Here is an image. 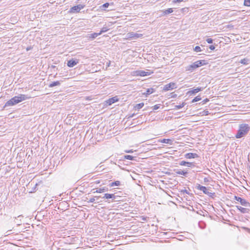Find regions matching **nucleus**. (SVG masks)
Returning <instances> with one entry per match:
<instances>
[{"label": "nucleus", "instance_id": "obj_1", "mask_svg": "<svg viewBox=\"0 0 250 250\" xmlns=\"http://www.w3.org/2000/svg\"><path fill=\"white\" fill-rule=\"evenodd\" d=\"M29 98V97L26 95L20 94L8 101L5 104V106H13Z\"/></svg>", "mask_w": 250, "mask_h": 250}, {"label": "nucleus", "instance_id": "obj_2", "mask_svg": "<svg viewBox=\"0 0 250 250\" xmlns=\"http://www.w3.org/2000/svg\"><path fill=\"white\" fill-rule=\"evenodd\" d=\"M250 130V127L247 124H241L239 129L235 135L236 138H241L246 135Z\"/></svg>", "mask_w": 250, "mask_h": 250}, {"label": "nucleus", "instance_id": "obj_3", "mask_svg": "<svg viewBox=\"0 0 250 250\" xmlns=\"http://www.w3.org/2000/svg\"><path fill=\"white\" fill-rule=\"evenodd\" d=\"M143 36V34L135 33L133 32H129L125 34V39L127 40H136Z\"/></svg>", "mask_w": 250, "mask_h": 250}, {"label": "nucleus", "instance_id": "obj_4", "mask_svg": "<svg viewBox=\"0 0 250 250\" xmlns=\"http://www.w3.org/2000/svg\"><path fill=\"white\" fill-rule=\"evenodd\" d=\"M176 83H170L164 85L163 87V91H167L170 90H172L176 88Z\"/></svg>", "mask_w": 250, "mask_h": 250}, {"label": "nucleus", "instance_id": "obj_5", "mask_svg": "<svg viewBox=\"0 0 250 250\" xmlns=\"http://www.w3.org/2000/svg\"><path fill=\"white\" fill-rule=\"evenodd\" d=\"M234 199L239 202L241 204L242 206H245V207H249L250 206V203L248 202L245 199H242L241 197L235 196Z\"/></svg>", "mask_w": 250, "mask_h": 250}, {"label": "nucleus", "instance_id": "obj_6", "mask_svg": "<svg viewBox=\"0 0 250 250\" xmlns=\"http://www.w3.org/2000/svg\"><path fill=\"white\" fill-rule=\"evenodd\" d=\"M84 7V5H83L81 4H79L76 6H73L70 9V12L72 13H78L80 12V11L83 9Z\"/></svg>", "mask_w": 250, "mask_h": 250}, {"label": "nucleus", "instance_id": "obj_7", "mask_svg": "<svg viewBox=\"0 0 250 250\" xmlns=\"http://www.w3.org/2000/svg\"><path fill=\"white\" fill-rule=\"evenodd\" d=\"M79 63L78 60L71 59L68 61L67 65L69 67H72Z\"/></svg>", "mask_w": 250, "mask_h": 250}, {"label": "nucleus", "instance_id": "obj_8", "mask_svg": "<svg viewBox=\"0 0 250 250\" xmlns=\"http://www.w3.org/2000/svg\"><path fill=\"white\" fill-rule=\"evenodd\" d=\"M198 189L202 191L205 194L209 195L210 194H212L211 192H209L207 188L206 187L204 186H202L201 185H199L198 186Z\"/></svg>", "mask_w": 250, "mask_h": 250}, {"label": "nucleus", "instance_id": "obj_9", "mask_svg": "<svg viewBox=\"0 0 250 250\" xmlns=\"http://www.w3.org/2000/svg\"><path fill=\"white\" fill-rule=\"evenodd\" d=\"M193 63L197 68L202 65L206 64L207 63L206 62V61L205 60H200L194 62Z\"/></svg>", "mask_w": 250, "mask_h": 250}, {"label": "nucleus", "instance_id": "obj_10", "mask_svg": "<svg viewBox=\"0 0 250 250\" xmlns=\"http://www.w3.org/2000/svg\"><path fill=\"white\" fill-rule=\"evenodd\" d=\"M203 89L201 87H197L195 89H193L188 91V94L191 95L192 94H195L199 91H202Z\"/></svg>", "mask_w": 250, "mask_h": 250}, {"label": "nucleus", "instance_id": "obj_11", "mask_svg": "<svg viewBox=\"0 0 250 250\" xmlns=\"http://www.w3.org/2000/svg\"><path fill=\"white\" fill-rule=\"evenodd\" d=\"M185 157L187 159L196 158L198 155L196 153H188L185 154Z\"/></svg>", "mask_w": 250, "mask_h": 250}, {"label": "nucleus", "instance_id": "obj_12", "mask_svg": "<svg viewBox=\"0 0 250 250\" xmlns=\"http://www.w3.org/2000/svg\"><path fill=\"white\" fill-rule=\"evenodd\" d=\"M103 198L105 199H112L113 200H115L116 199V196L114 194H109V193H105L104 194Z\"/></svg>", "mask_w": 250, "mask_h": 250}, {"label": "nucleus", "instance_id": "obj_13", "mask_svg": "<svg viewBox=\"0 0 250 250\" xmlns=\"http://www.w3.org/2000/svg\"><path fill=\"white\" fill-rule=\"evenodd\" d=\"M108 191V188L106 187H103L101 188H96V190L95 191H94V193L97 192V193H103L105 191Z\"/></svg>", "mask_w": 250, "mask_h": 250}, {"label": "nucleus", "instance_id": "obj_14", "mask_svg": "<svg viewBox=\"0 0 250 250\" xmlns=\"http://www.w3.org/2000/svg\"><path fill=\"white\" fill-rule=\"evenodd\" d=\"M236 208H237V209L240 210L241 212H242L243 213H248V212L249 211V209L243 208V207H242L241 206H236Z\"/></svg>", "mask_w": 250, "mask_h": 250}, {"label": "nucleus", "instance_id": "obj_15", "mask_svg": "<svg viewBox=\"0 0 250 250\" xmlns=\"http://www.w3.org/2000/svg\"><path fill=\"white\" fill-rule=\"evenodd\" d=\"M152 72L150 71L146 72L144 70H140V76H146L150 75Z\"/></svg>", "mask_w": 250, "mask_h": 250}, {"label": "nucleus", "instance_id": "obj_16", "mask_svg": "<svg viewBox=\"0 0 250 250\" xmlns=\"http://www.w3.org/2000/svg\"><path fill=\"white\" fill-rule=\"evenodd\" d=\"M117 101H118V99L116 97H114L107 100V104L109 105H111Z\"/></svg>", "mask_w": 250, "mask_h": 250}, {"label": "nucleus", "instance_id": "obj_17", "mask_svg": "<svg viewBox=\"0 0 250 250\" xmlns=\"http://www.w3.org/2000/svg\"><path fill=\"white\" fill-rule=\"evenodd\" d=\"M60 84H61V82H60V81H56V82H53L49 84L48 86H49V87L51 88L54 86H59V85H60Z\"/></svg>", "mask_w": 250, "mask_h": 250}, {"label": "nucleus", "instance_id": "obj_18", "mask_svg": "<svg viewBox=\"0 0 250 250\" xmlns=\"http://www.w3.org/2000/svg\"><path fill=\"white\" fill-rule=\"evenodd\" d=\"M179 164L180 166H187L188 167H191L192 166V163L184 161H181Z\"/></svg>", "mask_w": 250, "mask_h": 250}, {"label": "nucleus", "instance_id": "obj_19", "mask_svg": "<svg viewBox=\"0 0 250 250\" xmlns=\"http://www.w3.org/2000/svg\"><path fill=\"white\" fill-rule=\"evenodd\" d=\"M196 68V67H195V65L193 63L191 65H189L188 66H187V67L186 68V70H188V71H190L192 72L193 70H194Z\"/></svg>", "mask_w": 250, "mask_h": 250}, {"label": "nucleus", "instance_id": "obj_20", "mask_svg": "<svg viewBox=\"0 0 250 250\" xmlns=\"http://www.w3.org/2000/svg\"><path fill=\"white\" fill-rule=\"evenodd\" d=\"M99 35H100L99 33H92V34H88V38L93 40V39L96 38L97 37H98Z\"/></svg>", "mask_w": 250, "mask_h": 250}, {"label": "nucleus", "instance_id": "obj_21", "mask_svg": "<svg viewBox=\"0 0 250 250\" xmlns=\"http://www.w3.org/2000/svg\"><path fill=\"white\" fill-rule=\"evenodd\" d=\"M154 92V90L153 88H148L147 90H146V92L145 93H144L143 94L144 95H146V96H147V95H149L152 93H153V92Z\"/></svg>", "mask_w": 250, "mask_h": 250}, {"label": "nucleus", "instance_id": "obj_22", "mask_svg": "<svg viewBox=\"0 0 250 250\" xmlns=\"http://www.w3.org/2000/svg\"><path fill=\"white\" fill-rule=\"evenodd\" d=\"M176 173L178 174L186 176L188 174V171H185L184 170H178L176 171Z\"/></svg>", "mask_w": 250, "mask_h": 250}, {"label": "nucleus", "instance_id": "obj_23", "mask_svg": "<svg viewBox=\"0 0 250 250\" xmlns=\"http://www.w3.org/2000/svg\"><path fill=\"white\" fill-rule=\"evenodd\" d=\"M160 142L166 144H171L172 141L169 139H163L160 141Z\"/></svg>", "mask_w": 250, "mask_h": 250}, {"label": "nucleus", "instance_id": "obj_24", "mask_svg": "<svg viewBox=\"0 0 250 250\" xmlns=\"http://www.w3.org/2000/svg\"><path fill=\"white\" fill-rule=\"evenodd\" d=\"M144 105V104L142 103L138 104H137L135 106V109L136 110H139L140 109L142 108Z\"/></svg>", "mask_w": 250, "mask_h": 250}, {"label": "nucleus", "instance_id": "obj_25", "mask_svg": "<svg viewBox=\"0 0 250 250\" xmlns=\"http://www.w3.org/2000/svg\"><path fill=\"white\" fill-rule=\"evenodd\" d=\"M120 185V182L119 181H116L114 182H112L111 184H110V186L111 187H113L114 186H118Z\"/></svg>", "mask_w": 250, "mask_h": 250}, {"label": "nucleus", "instance_id": "obj_26", "mask_svg": "<svg viewBox=\"0 0 250 250\" xmlns=\"http://www.w3.org/2000/svg\"><path fill=\"white\" fill-rule=\"evenodd\" d=\"M173 11L172 8H168L163 12L164 15H167L168 14L172 13Z\"/></svg>", "mask_w": 250, "mask_h": 250}, {"label": "nucleus", "instance_id": "obj_27", "mask_svg": "<svg viewBox=\"0 0 250 250\" xmlns=\"http://www.w3.org/2000/svg\"><path fill=\"white\" fill-rule=\"evenodd\" d=\"M108 30V28L107 27H103L101 31L99 32L100 35H101L103 33H104Z\"/></svg>", "mask_w": 250, "mask_h": 250}, {"label": "nucleus", "instance_id": "obj_28", "mask_svg": "<svg viewBox=\"0 0 250 250\" xmlns=\"http://www.w3.org/2000/svg\"><path fill=\"white\" fill-rule=\"evenodd\" d=\"M124 158L125 159H127V160H134V158L135 157L132 156H131V155H127L124 156Z\"/></svg>", "mask_w": 250, "mask_h": 250}, {"label": "nucleus", "instance_id": "obj_29", "mask_svg": "<svg viewBox=\"0 0 250 250\" xmlns=\"http://www.w3.org/2000/svg\"><path fill=\"white\" fill-rule=\"evenodd\" d=\"M132 75L134 76H140V70L133 71L132 72Z\"/></svg>", "mask_w": 250, "mask_h": 250}, {"label": "nucleus", "instance_id": "obj_30", "mask_svg": "<svg viewBox=\"0 0 250 250\" xmlns=\"http://www.w3.org/2000/svg\"><path fill=\"white\" fill-rule=\"evenodd\" d=\"M201 100V97L199 96H198L195 97L192 101V103H195L198 101H199Z\"/></svg>", "mask_w": 250, "mask_h": 250}, {"label": "nucleus", "instance_id": "obj_31", "mask_svg": "<svg viewBox=\"0 0 250 250\" xmlns=\"http://www.w3.org/2000/svg\"><path fill=\"white\" fill-rule=\"evenodd\" d=\"M185 105V103H183L181 104L176 105L175 106V109H180L182 108Z\"/></svg>", "mask_w": 250, "mask_h": 250}, {"label": "nucleus", "instance_id": "obj_32", "mask_svg": "<svg viewBox=\"0 0 250 250\" xmlns=\"http://www.w3.org/2000/svg\"><path fill=\"white\" fill-rule=\"evenodd\" d=\"M249 60L247 59H244L240 61V62L243 64H247Z\"/></svg>", "mask_w": 250, "mask_h": 250}, {"label": "nucleus", "instance_id": "obj_33", "mask_svg": "<svg viewBox=\"0 0 250 250\" xmlns=\"http://www.w3.org/2000/svg\"><path fill=\"white\" fill-rule=\"evenodd\" d=\"M99 196H95L94 198H90L88 201L89 203H93L95 201V198H96L97 199L99 198Z\"/></svg>", "mask_w": 250, "mask_h": 250}, {"label": "nucleus", "instance_id": "obj_34", "mask_svg": "<svg viewBox=\"0 0 250 250\" xmlns=\"http://www.w3.org/2000/svg\"><path fill=\"white\" fill-rule=\"evenodd\" d=\"M244 5L247 6H250V0H245Z\"/></svg>", "mask_w": 250, "mask_h": 250}, {"label": "nucleus", "instance_id": "obj_35", "mask_svg": "<svg viewBox=\"0 0 250 250\" xmlns=\"http://www.w3.org/2000/svg\"><path fill=\"white\" fill-rule=\"evenodd\" d=\"M194 50L195 51H196V52H200V51H201L200 47H199L198 46H195V47L194 48Z\"/></svg>", "mask_w": 250, "mask_h": 250}, {"label": "nucleus", "instance_id": "obj_36", "mask_svg": "<svg viewBox=\"0 0 250 250\" xmlns=\"http://www.w3.org/2000/svg\"><path fill=\"white\" fill-rule=\"evenodd\" d=\"M109 3L106 2V3H105L102 6V7L103 8L105 9V8H107V7H108V6H109Z\"/></svg>", "mask_w": 250, "mask_h": 250}, {"label": "nucleus", "instance_id": "obj_37", "mask_svg": "<svg viewBox=\"0 0 250 250\" xmlns=\"http://www.w3.org/2000/svg\"><path fill=\"white\" fill-rule=\"evenodd\" d=\"M160 108V104H156L153 107V110H157Z\"/></svg>", "mask_w": 250, "mask_h": 250}, {"label": "nucleus", "instance_id": "obj_38", "mask_svg": "<svg viewBox=\"0 0 250 250\" xmlns=\"http://www.w3.org/2000/svg\"><path fill=\"white\" fill-rule=\"evenodd\" d=\"M206 41L208 43H212V42H213V40L212 39H211V38H208L207 40H206Z\"/></svg>", "mask_w": 250, "mask_h": 250}, {"label": "nucleus", "instance_id": "obj_39", "mask_svg": "<svg viewBox=\"0 0 250 250\" xmlns=\"http://www.w3.org/2000/svg\"><path fill=\"white\" fill-rule=\"evenodd\" d=\"M209 48L211 50H213L215 49V47L213 45H210Z\"/></svg>", "mask_w": 250, "mask_h": 250}, {"label": "nucleus", "instance_id": "obj_40", "mask_svg": "<svg viewBox=\"0 0 250 250\" xmlns=\"http://www.w3.org/2000/svg\"><path fill=\"white\" fill-rule=\"evenodd\" d=\"M176 96H177L176 94H174L173 93H171V98H175Z\"/></svg>", "mask_w": 250, "mask_h": 250}, {"label": "nucleus", "instance_id": "obj_41", "mask_svg": "<svg viewBox=\"0 0 250 250\" xmlns=\"http://www.w3.org/2000/svg\"><path fill=\"white\" fill-rule=\"evenodd\" d=\"M184 0H174V2H180L183 1Z\"/></svg>", "mask_w": 250, "mask_h": 250}, {"label": "nucleus", "instance_id": "obj_42", "mask_svg": "<svg viewBox=\"0 0 250 250\" xmlns=\"http://www.w3.org/2000/svg\"><path fill=\"white\" fill-rule=\"evenodd\" d=\"M209 100L208 99H206L204 101H202L203 104H205L206 102H208Z\"/></svg>", "mask_w": 250, "mask_h": 250}, {"label": "nucleus", "instance_id": "obj_43", "mask_svg": "<svg viewBox=\"0 0 250 250\" xmlns=\"http://www.w3.org/2000/svg\"><path fill=\"white\" fill-rule=\"evenodd\" d=\"M110 61H108V62H107V66L108 67L110 65Z\"/></svg>", "mask_w": 250, "mask_h": 250}, {"label": "nucleus", "instance_id": "obj_44", "mask_svg": "<svg viewBox=\"0 0 250 250\" xmlns=\"http://www.w3.org/2000/svg\"><path fill=\"white\" fill-rule=\"evenodd\" d=\"M132 152H133V151L131 150L126 151V152H127V153H131Z\"/></svg>", "mask_w": 250, "mask_h": 250}, {"label": "nucleus", "instance_id": "obj_45", "mask_svg": "<svg viewBox=\"0 0 250 250\" xmlns=\"http://www.w3.org/2000/svg\"><path fill=\"white\" fill-rule=\"evenodd\" d=\"M183 192H185L187 194H188V192L187 190L186 189L184 190H183L182 191Z\"/></svg>", "mask_w": 250, "mask_h": 250}]
</instances>
